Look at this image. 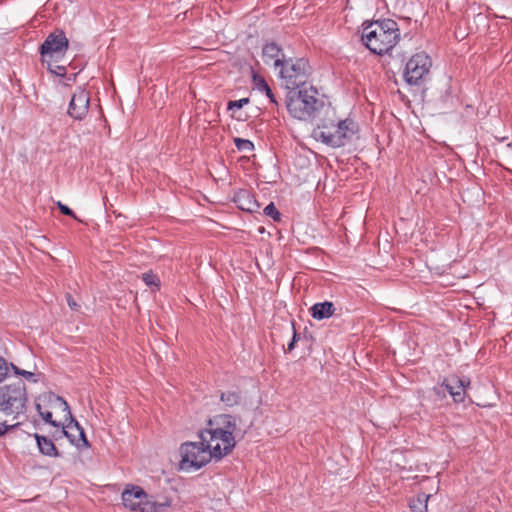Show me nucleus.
Masks as SVG:
<instances>
[{
    "mask_svg": "<svg viewBox=\"0 0 512 512\" xmlns=\"http://www.w3.org/2000/svg\"><path fill=\"white\" fill-rule=\"evenodd\" d=\"M236 420L228 414L218 415L208 421L207 428L199 432V438L209 449L211 456L220 460L232 452L236 445L234 432Z\"/></svg>",
    "mask_w": 512,
    "mask_h": 512,
    "instance_id": "1",
    "label": "nucleus"
},
{
    "mask_svg": "<svg viewBox=\"0 0 512 512\" xmlns=\"http://www.w3.org/2000/svg\"><path fill=\"white\" fill-rule=\"evenodd\" d=\"M361 39L371 52L381 55L398 43L400 31L394 20H377L363 24Z\"/></svg>",
    "mask_w": 512,
    "mask_h": 512,
    "instance_id": "2",
    "label": "nucleus"
},
{
    "mask_svg": "<svg viewBox=\"0 0 512 512\" xmlns=\"http://www.w3.org/2000/svg\"><path fill=\"white\" fill-rule=\"evenodd\" d=\"M357 125L351 119H337L332 111L313 130L315 140L331 147H341L357 132Z\"/></svg>",
    "mask_w": 512,
    "mask_h": 512,
    "instance_id": "3",
    "label": "nucleus"
},
{
    "mask_svg": "<svg viewBox=\"0 0 512 512\" xmlns=\"http://www.w3.org/2000/svg\"><path fill=\"white\" fill-rule=\"evenodd\" d=\"M297 88L288 93L287 109L295 119L307 120L321 107L322 102L315 87L306 84Z\"/></svg>",
    "mask_w": 512,
    "mask_h": 512,
    "instance_id": "4",
    "label": "nucleus"
},
{
    "mask_svg": "<svg viewBox=\"0 0 512 512\" xmlns=\"http://www.w3.org/2000/svg\"><path fill=\"white\" fill-rule=\"evenodd\" d=\"M27 390L23 381L0 386V413L16 418L25 413L27 404Z\"/></svg>",
    "mask_w": 512,
    "mask_h": 512,
    "instance_id": "5",
    "label": "nucleus"
},
{
    "mask_svg": "<svg viewBox=\"0 0 512 512\" xmlns=\"http://www.w3.org/2000/svg\"><path fill=\"white\" fill-rule=\"evenodd\" d=\"M53 406L64 412L65 422L61 425L60 437H67L78 448H88L90 444L85 436L84 429L73 418L69 405L61 397H54Z\"/></svg>",
    "mask_w": 512,
    "mask_h": 512,
    "instance_id": "6",
    "label": "nucleus"
},
{
    "mask_svg": "<svg viewBox=\"0 0 512 512\" xmlns=\"http://www.w3.org/2000/svg\"><path fill=\"white\" fill-rule=\"evenodd\" d=\"M278 70L279 76L287 89L306 85V80L310 74V67L304 58L285 60Z\"/></svg>",
    "mask_w": 512,
    "mask_h": 512,
    "instance_id": "7",
    "label": "nucleus"
},
{
    "mask_svg": "<svg viewBox=\"0 0 512 512\" xmlns=\"http://www.w3.org/2000/svg\"><path fill=\"white\" fill-rule=\"evenodd\" d=\"M180 452L182 456L180 467L182 470H198L213 458L201 439L199 442L183 443Z\"/></svg>",
    "mask_w": 512,
    "mask_h": 512,
    "instance_id": "8",
    "label": "nucleus"
},
{
    "mask_svg": "<svg viewBox=\"0 0 512 512\" xmlns=\"http://www.w3.org/2000/svg\"><path fill=\"white\" fill-rule=\"evenodd\" d=\"M68 44V39L62 31L49 34L41 45L42 62L51 67V64L58 62L65 55Z\"/></svg>",
    "mask_w": 512,
    "mask_h": 512,
    "instance_id": "9",
    "label": "nucleus"
},
{
    "mask_svg": "<svg viewBox=\"0 0 512 512\" xmlns=\"http://www.w3.org/2000/svg\"><path fill=\"white\" fill-rule=\"evenodd\" d=\"M148 498V494L140 486L128 485L122 492V501L126 508L132 511L157 512L158 505Z\"/></svg>",
    "mask_w": 512,
    "mask_h": 512,
    "instance_id": "10",
    "label": "nucleus"
},
{
    "mask_svg": "<svg viewBox=\"0 0 512 512\" xmlns=\"http://www.w3.org/2000/svg\"><path fill=\"white\" fill-rule=\"evenodd\" d=\"M432 62L424 52L414 54L406 63L404 79L410 85H418L428 74Z\"/></svg>",
    "mask_w": 512,
    "mask_h": 512,
    "instance_id": "11",
    "label": "nucleus"
},
{
    "mask_svg": "<svg viewBox=\"0 0 512 512\" xmlns=\"http://www.w3.org/2000/svg\"><path fill=\"white\" fill-rule=\"evenodd\" d=\"M90 95L82 88H78L72 95L67 113L75 120H82L88 113Z\"/></svg>",
    "mask_w": 512,
    "mask_h": 512,
    "instance_id": "12",
    "label": "nucleus"
},
{
    "mask_svg": "<svg viewBox=\"0 0 512 512\" xmlns=\"http://www.w3.org/2000/svg\"><path fill=\"white\" fill-rule=\"evenodd\" d=\"M463 382L460 381V377L456 375H451L446 377L439 388H435L437 393L441 392V389H445L453 398V401L456 403H461L464 401L466 396V391H464Z\"/></svg>",
    "mask_w": 512,
    "mask_h": 512,
    "instance_id": "13",
    "label": "nucleus"
},
{
    "mask_svg": "<svg viewBox=\"0 0 512 512\" xmlns=\"http://www.w3.org/2000/svg\"><path fill=\"white\" fill-rule=\"evenodd\" d=\"M263 60L266 64H272L275 69H279L282 63L283 54L281 49L274 43L266 44L262 50Z\"/></svg>",
    "mask_w": 512,
    "mask_h": 512,
    "instance_id": "14",
    "label": "nucleus"
},
{
    "mask_svg": "<svg viewBox=\"0 0 512 512\" xmlns=\"http://www.w3.org/2000/svg\"><path fill=\"white\" fill-rule=\"evenodd\" d=\"M34 438L37 442V446L41 454L48 457L60 456L58 449L56 448L54 442L50 438L40 435L38 433L34 434Z\"/></svg>",
    "mask_w": 512,
    "mask_h": 512,
    "instance_id": "15",
    "label": "nucleus"
},
{
    "mask_svg": "<svg viewBox=\"0 0 512 512\" xmlns=\"http://www.w3.org/2000/svg\"><path fill=\"white\" fill-rule=\"evenodd\" d=\"M311 315L314 319L323 320L331 317L335 312V306L332 302L325 301L314 304L311 309Z\"/></svg>",
    "mask_w": 512,
    "mask_h": 512,
    "instance_id": "16",
    "label": "nucleus"
},
{
    "mask_svg": "<svg viewBox=\"0 0 512 512\" xmlns=\"http://www.w3.org/2000/svg\"><path fill=\"white\" fill-rule=\"evenodd\" d=\"M431 497L430 494L424 492L418 493L409 501V507L412 512H427L428 500Z\"/></svg>",
    "mask_w": 512,
    "mask_h": 512,
    "instance_id": "17",
    "label": "nucleus"
},
{
    "mask_svg": "<svg viewBox=\"0 0 512 512\" xmlns=\"http://www.w3.org/2000/svg\"><path fill=\"white\" fill-rule=\"evenodd\" d=\"M220 400L226 408H232L239 405L242 401V396L239 391H225L221 392Z\"/></svg>",
    "mask_w": 512,
    "mask_h": 512,
    "instance_id": "18",
    "label": "nucleus"
},
{
    "mask_svg": "<svg viewBox=\"0 0 512 512\" xmlns=\"http://www.w3.org/2000/svg\"><path fill=\"white\" fill-rule=\"evenodd\" d=\"M240 209L245 211H253L254 202L247 191H242L237 195V200Z\"/></svg>",
    "mask_w": 512,
    "mask_h": 512,
    "instance_id": "19",
    "label": "nucleus"
},
{
    "mask_svg": "<svg viewBox=\"0 0 512 512\" xmlns=\"http://www.w3.org/2000/svg\"><path fill=\"white\" fill-rule=\"evenodd\" d=\"M36 408H37V410H38L39 414L41 415L42 419H43L45 422H47V423L51 424L52 426L57 427V428H60V427H61V425L64 423V422H60V421H55V420H53V418H52V413H51L50 411H42V410H41V405H40V404H37V405H36Z\"/></svg>",
    "mask_w": 512,
    "mask_h": 512,
    "instance_id": "20",
    "label": "nucleus"
},
{
    "mask_svg": "<svg viewBox=\"0 0 512 512\" xmlns=\"http://www.w3.org/2000/svg\"><path fill=\"white\" fill-rule=\"evenodd\" d=\"M265 215L269 216L274 222L281 221V214L273 203H270L264 208Z\"/></svg>",
    "mask_w": 512,
    "mask_h": 512,
    "instance_id": "21",
    "label": "nucleus"
},
{
    "mask_svg": "<svg viewBox=\"0 0 512 512\" xmlns=\"http://www.w3.org/2000/svg\"><path fill=\"white\" fill-rule=\"evenodd\" d=\"M234 143L238 150L243 152H251L254 148V145L251 141L241 138H235Z\"/></svg>",
    "mask_w": 512,
    "mask_h": 512,
    "instance_id": "22",
    "label": "nucleus"
},
{
    "mask_svg": "<svg viewBox=\"0 0 512 512\" xmlns=\"http://www.w3.org/2000/svg\"><path fill=\"white\" fill-rule=\"evenodd\" d=\"M142 280L147 286H159V278L152 272H146L142 275Z\"/></svg>",
    "mask_w": 512,
    "mask_h": 512,
    "instance_id": "23",
    "label": "nucleus"
},
{
    "mask_svg": "<svg viewBox=\"0 0 512 512\" xmlns=\"http://www.w3.org/2000/svg\"><path fill=\"white\" fill-rule=\"evenodd\" d=\"M11 368L14 370V373L16 375H21L23 376L25 379L29 380V381H32V382H36L37 380L35 379V374L32 373V372H29V371H26V370H23V369H19L18 367H16L15 365L11 364Z\"/></svg>",
    "mask_w": 512,
    "mask_h": 512,
    "instance_id": "24",
    "label": "nucleus"
},
{
    "mask_svg": "<svg viewBox=\"0 0 512 512\" xmlns=\"http://www.w3.org/2000/svg\"><path fill=\"white\" fill-rule=\"evenodd\" d=\"M253 82L255 87L260 91H269V86L266 81L258 75L253 76Z\"/></svg>",
    "mask_w": 512,
    "mask_h": 512,
    "instance_id": "25",
    "label": "nucleus"
},
{
    "mask_svg": "<svg viewBox=\"0 0 512 512\" xmlns=\"http://www.w3.org/2000/svg\"><path fill=\"white\" fill-rule=\"evenodd\" d=\"M249 102L248 98H242L228 103V110L234 111L235 109H241L244 105Z\"/></svg>",
    "mask_w": 512,
    "mask_h": 512,
    "instance_id": "26",
    "label": "nucleus"
},
{
    "mask_svg": "<svg viewBox=\"0 0 512 512\" xmlns=\"http://www.w3.org/2000/svg\"><path fill=\"white\" fill-rule=\"evenodd\" d=\"M57 205L63 214L72 216L74 220L82 222V219H79L76 215H74L73 211L69 207L62 204L61 202H58Z\"/></svg>",
    "mask_w": 512,
    "mask_h": 512,
    "instance_id": "27",
    "label": "nucleus"
},
{
    "mask_svg": "<svg viewBox=\"0 0 512 512\" xmlns=\"http://www.w3.org/2000/svg\"><path fill=\"white\" fill-rule=\"evenodd\" d=\"M9 366L6 360L0 357V382L8 375Z\"/></svg>",
    "mask_w": 512,
    "mask_h": 512,
    "instance_id": "28",
    "label": "nucleus"
},
{
    "mask_svg": "<svg viewBox=\"0 0 512 512\" xmlns=\"http://www.w3.org/2000/svg\"><path fill=\"white\" fill-rule=\"evenodd\" d=\"M51 73L57 75V76H64L66 73L65 66L55 65L51 64V67H48Z\"/></svg>",
    "mask_w": 512,
    "mask_h": 512,
    "instance_id": "29",
    "label": "nucleus"
},
{
    "mask_svg": "<svg viewBox=\"0 0 512 512\" xmlns=\"http://www.w3.org/2000/svg\"><path fill=\"white\" fill-rule=\"evenodd\" d=\"M18 424H16L17 426ZM15 425H8L6 420L0 418V436L6 434L9 430L13 429Z\"/></svg>",
    "mask_w": 512,
    "mask_h": 512,
    "instance_id": "30",
    "label": "nucleus"
},
{
    "mask_svg": "<svg viewBox=\"0 0 512 512\" xmlns=\"http://www.w3.org/2000/svg\"><path fill=\"white\" fill-rule=\"evenodd\" d=\"M66 300H67V304L68 306L70 307L71 310H78L79 309V304L74 300V298L72 297L71 294H66Z\"/></svg>",
    "mask_w": 512,
    "mask_h": 512,
    "instance_id": "31",
    "label": "nucleus"
},
{
    "mask_svg": "<svg viewBox=\"0 0 512 512\" xmlns=\"http://www.w3.org/2000/svg\"><path fill=\"white\" fill-rule=\"evenodd\" d=\"M297 339H298L297 333H296L295 330H293V338H292L291 342L287 346V351L291 352L294 349L295 343L297 342Z\"/></svg>",
    "mask_w": 512,
    "mask_h": 512,
    "instance_id": "32",
    "label": "nucleus"
},
{
    "mask_svg": "<svg viewBox=\"0 0 512 512\" xmlns=\"http://www.w3.org/2000/svg\"><path fill=\"white\" fill-rule=\"evenodd\" d=\"M460 381L463 382L464 391H466V388L470 385V379L467 377L460 378Z\"/></svg>",
    "mask_w": 512,
    "mask_h": 512,
    "instance_id": "33",
    "label": "nucleus"
},
{
    "mask_svg": "<svg viewBox=\"0 0 512 512\" xmlns=\"http://www.w3.org/2000/svg\"><path fill=\"white\" fill-rule=\"evenodd\" d=\"M271 227H272V229H273V231H274L275 235H277V236H278V239H281V238H282V235H281V231L278 229V226L273 225V226H271Z\"/></svg>",
    "mask_w": 512,
    "mask_h": 512,
    "instance_id": "34",
    "label": "nucleus"
},
{
    "mask_svg": "<svg viewBox=\"0 0 512 512\" xmlns=\"http://www.w3.org/2000/svg\"><path fill=\"white\" fill-rule=\"evenodd\" d=\"M265 94L267 95V97H269V99L272 101V102H275L274 100V97H273V93L271 91V89L269 88V91H264Z\"/></svg>",
    "mask_w": 512,
    "mask_h": 512,
    "instance_id": "35",
    "label": "nucleus"
},
{
    "mask_svg": "<svg viewBox=\"0 0 512 512\" xmlns=\"http://www.w3.org/2000/svg\"><path fill=\"white\" fill-rule=\"evenodd\" d=\"M258 232L260 234H263L265 232V227L264 226H258Z\"/></svg>",
    "mask_w": 512,
    "mask_h": 512,
    "instance_id": "36",
    "label": "nucleus"
},
{
    "mask_svg": "<svg viewBox=\"0 0 512 512\" xmlns=\"http://www.w3.org/2000/svg\"><path fill=\"white\" fill-rule=\"evenodd\" d=\"M60 435H61V434H60V431H58V432L54 435L55 439L61 438V437H60Z\"/></svg>",
    "mask_w": 512,
    "mask_h": 512,
    "instance_id": "37",
    "label": "nucleus"
},
{
    "mask_svg": "<svg viewBox=\"0 0 512 512\" xmlns=\"http://www.w3.org/2000/svg\"><path fill=\"white\" fill-rule=\"evenodd\" d=\"M508 147H509V148L511 149V151H512V145H508Z\"/></svg>",
    "mask_w": 512,
    "mask_h": 512,
    "instance_id": "38",
    "label": "nucleus"
}]
</instances>
